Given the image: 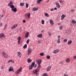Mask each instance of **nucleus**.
<instances>
[{"label": "nucleus", "instance_id": "nucleus-1", "mask_svg": "<svg viewBox=\"0 0 76 76\" xmlns=\"http://www.w3.org/2000/svg\"><path fill=\"white\" fill-rule=\"evenodd\" d=\"M13 1H11L9 2L8 4V6L10 7L11 8V10L12 12H13L14 13H16L17 12V9L16 8H15V6L13 5Z\"/></svg>", "mask_w": 76, "mask_h": 76}, {"label": "nucleus", "instance_id": "nucleus-2", "mask_svg": "<svg viewBox=\"0 0 76 76\" xmlns=\"http://www.w3.org/2000/svg\"><path fill=\"white\" fill-rule=\"evenodd\" d=\"M38 72H39V70L37 69L34 70L33 71L32 73L33 74H36V76H38L39 75V73H38Z\"/></svg>", "mask_w": 76, "mask_h": 76}, {"label": "nucleus", "instance_id": "nucleus-3", "mask_svg": "<svg viewBox=\"0 0 76 76\" xmlns=\"http://www.w3.org/2000/svg\"><path fill=\"white\" fill-rule=\"evenodd\" d=\"M22 70V67H20L19 69H18L17 71L15 72V75H18L19 73Z\"/></svg>", "mask_w": 76, "mask_h": 76}, {"label": "nucleus", "instance_id": "nucleus-4", "mask_svg": "<svg viewBox=\"0 0 76 76\" xmlns=\"http://www.w3.org/2000/svg\"><path fill=\"white\" fill-rule=\"evenodd\" d=\"M34 65H35V62L32 63L31 65H30L29 66V70H31L32 69V67L34 66Z\"/></svg>", "mask_w": 76, "mask_h": 76}, {"label": "nucleus", "instance_id": "nucleus-5", "mask_svg": "<svg viewBox=\"0 0 76 76\" xmlns=\"http://www.w3.org/2000/svg\"><path fill=\"white\" fill-rule=\"evenodd\" d=\"M31 16V13H27L25 15V17L26 18L28 19L30 18V16Z\"/></svg>", "mask_w": 76, "mask_h": 76}, {"label": "nucleus", "instance_id": "nucleus-6", "mask_svg": "<svg viewBox=\"0 0 76 76\" xmlns=\"http://www.w3.org/2000/svg\"><path fill=\"white\" fill-rule=\"evenodd\" d=\"M2 54L4 58H8V55H7V54L4 52H2Z\"/></svg>", "mask_w": 76, "mask_h": 76}, {"label": "nucleus", "instance_id": "nucleus-7", "mask_svg": "<svg viewBox=\"0 0 76 76\" xmlns=\"http://www.w3.org/2000/svg\"><path fill=\"white\" fill-rule=\"evenodd\" d=\"M32 49L30 48L29 49L28 51L27 54L28 55H30L31 54V53H32Z\"/></svg>", "mask_w": 76, "mask_h": 76}, {"label": "nucleus", "instance_id": "nucleus-8", "mask_svg": "<svg viewBox=\"0 0 76 76\" xmlns=\"http://www.w3.org/2000/svg\"><path fill=\"white\" fill-rule=\"evenodd\" d=\"M17 26H18V24H15L11 28V29H15Z\"/></svg>", "mask_w": 76, "mask_h": 76}, {"label": "nucleus", "instance_id": "nucleus-9", "mask_svg": "<svg viewBox=\"0 0 76 76\" xmlns=\"http://www.w3.org/2000/svg\"><path fill=\"white\" fill-rule=\"evenodd\" d=\"M55 3L56 7H57L58 9H60V4H59L57 2H56Z\"/></svg>", "mask_w": 76, "mask_h": 76}, {"label": "nucleus", "instance_id": "nucleus-10", "mask_svg": "<svg viewBox=\"0 0 76 76\" xmlns=\"http://www.w3.org/2000/svg\"><path fill=\"white\" fill-rule=\"evenodd\" d=\"M17 39L18 40V44H20V40L21 39V37L20 36H19L17 38Z\"/></svg>", "mask_w": 76, "mask_h": 76}, {"label": "nucleus", "instance_id": "nucleus-11", "mask_svg": "<svg viewBox=\"0 0 76 76\" xmlns=\"http://www.w3.org/2000/svg\"><path fill=\"white\" fill-rule=\"evenodd\" d=\"M65 62L67 63H69L70 62V59L69 58H67L65 59Z\"/></svg>", "mask_w": 76, "mask_h": 76}, {"label": "nucleus", "instance_id": "nucleus-12", "mask_svg": "<svg viewBox=\"0 0 76 76\" xmlns=\"http://www.w3.org/2000/svg\"><path fill=\"white\" fill-rule=\"evenodd\" d=\"M8 71L14 72V70H13V68L12 66H10L8 69Z\"/></svg>", "mask_w": 76, "mask_h": 76}, {"label": "nucleus", "instance_id": "nucleus-13", "mask_svg": "<svg viewBox=\"0 0 76 76\" xmlns=\"http://www.w3.org/2000/svg\"><path fill=\"white\" fill-rule=\"evenodd\" d=\"M17 55L18 57L19 58H20L22 56V54L20 52H17Z\"/></svg>", "mask_w": 76, "mask_h": 76}, {"label": "nucleus", "instance_id": "nucleus-14", "mask_svg": "<svg viewBox=\"0 0 76 76\" xmlns=\"http://www.w3.org/2000/svg\"><path fill=\"white\" fill-rule=\"evenodd\" d=\"M37 38H42V34H38L37 36Z\"/></svg>", "mask_w": 76, "mask_h": 76}, {"label": "nucleus", "instance_id": "nucleus-15", "mask_svg": "<svg viewBox=\"0 0 76 76\" xmlns=\"http://www.w3.org/2000/svg\"><path fill=\"white\" fill-rule=\"evenodd\" d=\"M72 44V40H69L67 43V44L68 45H71Z\"/></svg>", "mask_w": 76, "mask_h": 76}, {"label": "nucleus", "instance_id": "nucleus-16", "mask_svg": "<svg viewBox=\"0 0 76 76\" xmlns=\"http://www.w3.org/2000/svg\"><path fill=\"white\" fill-rule=\"evenodd\" d=\"M59 51H60V50H56L53 51V53H54V54H56L57 53H58Z\"/></svg>", "mask_w": 76, "mask_h": 76}, {"label": "nucleus", "instance_id": "nucleus-17", "mask_svg": "<svg viewBox=\"0 0 76 76\" xmlns=\"http://www.w3.org/2000/svg\"><path fill=\"white\" fill-rule=\"evenodd\" d=\"M37 62L38 64H40L41 62H42V61L41 60L38 59L37 61Z\"/></svg>", "mask_w": 76, "mask_h": 76}, {"label": "nucleus", "instance_id": "nucleus-18", "mask_svg": "<svg viewBox=\"0 0 76 76\" xmlns=\"http://www.w3.org/2000/svg\"><path fill=\"white\" fill-rule=\"evenodd\" d=\"M66 15L64 14L62 15L61 16V20H63V19H64V18H65V17H66Z\"/></svg>", "mask_w": 76, "mask_h": 76}, {"label": "nucleus", "instance_id": "nucleus-19", "mask_svg": "<svg viewBox=\"0 0 76 76\" xmlns=\"http://www.w3.org/2000/svg\"><path fill=\"white\" fill-rule=\"evenodd\" d=\"M29 32H27L26 34L25 38H28V37H29Z\"/></svg>", "mask_w": 76, "mask_h": 76}, {"label": "nucleus", "instance_id": "nucleus-20", "mask_svg": "<svg viewBox=\"0 0 76 76\" xmlns=\"http://www.w3.org/2000/svg\"><path fill=\"white\" fill-rule=\"evenodd\" d=\"M51 66H49L47 69V72H49L50 70V69H51Z\"/></svg>", "mask_w": 76, "mask_h": 76}, {"label": "nucleus", "instance_id": "nucleus-21", "mask_svg": "<svg viewBox=\"0 0 76 76\" xmlns=\"http://www.w3.org/2000/svg\"><path fill=\"white\" fill-rule=\"evenodd\" d=\"M50 23L51 25H53L54 24V21H53V20L52 19H50Z\"/></svg>", "mask_w": 76, "mask_h": 76}, {"label": "nucleus", "instance_id": "nucleus-22", "mask_svg": "<svg viewBox=\"0 0 76 76\" xmlns=\"http://www.w3.org/2000/svg\"><path fill=\"white\" fill-rule=\"evenodd\" d=\"M4 35L3 33H1L0 34V38H3V37H4Z\"/></svg>", "mask_w": 76, "mask_h": 76}, {"label": "nucleus", "instance_id": "nucleus-23", "mask_svg": "<svg viewBox=\"0 0 76 76\" xmlns=\"http://www.w3.org/2000/svg\"><path fill=\"white\" fill-rule=\"evenodd\" d=\"M38 10V8H34L32 9V10L33 12L37 11V10Z\"/></svg>", "mask_w": 76, "mask_h": 76}, {"label": "nucleus", "instance_id": "nucleus-24", "mask_svg": "<svg viewBox=\"0 0 76 76\" xmlns=\"http://www.w3.org/2000/svg\"><path fill=\"white\" fill-rule=\"evenodd\" d=\"M44 15L46 16V17H47L48 18H49V15L47 13H44Z\"/></svg>", "mask_w": 76, "mask_h": 76}, {"label": "nucleus", "instance_id": "nucleus-25", "mask_svg": "<svg viewBox=\"0 0 76 76\" xmlns=\"http://www.w3.org/2000/svg\"><path fill=\"white\" fill-rule=\"evenodd\" d=\"M27 61L28 62V63H30L32 61V60L31 59L29 58H28L27 59Z\"/></svg>", "mask_w": 76, "mask_h": 76}, {"label": "nucleus", "instance_id": "nucleus-26", "mask_svg": "<svg viewBox=\"0 0 76 76\" xmlns=\"http://www.w3.org/2000/svg\"><path fill=\"white\" fill-rule=\"evenodd\" d=\"M10 62L12 63H14V61L12 60H10L8 61V63H10Z\"/></svg>", "mask_w": 76, "mask_h": 76}, {"label": "nucleus", "instance_id": "nucleus-27", "mask_svg": "<svg viewBox=\"0 0 76 76\" xmlns=\"http://www.w3.org/2000/svg\"><path fill=\"white\" fill-rule=\"evenodd\" d=\"M42 0H37V4H39L40 3V2H41V1Z\"/></svg>", "mask_w": 76, "mask_h": 76}, {"label": "nucleus", "instance_id": "nucleus-28", "mask_svg": "<svg viewBox=\"0 0 76 76\" xmlns=\"http://www.w3.org/2000/svg\"><path fill=\"white\" fill-rule=\"evenodd\" d=\"M41 23L42 25H44V23H45V21L44 20H41Z\"/></svg>", "mask_w": 76, "mask_h": 76}, {"label": "nucleus", "instance_id": "nucleus-29", "mask_svg": "<svg viewBox=\"0 0 76 76\" xmlns=\"http://www.w3.org/2000/svg\"><path fill=\"white\" fill-rule=\"evenodd\" d=\"M60 39H58L57 40V44H60Z\"/></svg>", "mask_w": 76, "mask_h": 76}, {"label": "nucleus", "instance_id": "nucleus-30", "mask_svg": "<svg viewBox=\"0 0 76 76\" xmlns=\"http://www.w3.org/2000/svg\"><path fill=\"white\" fill-rule=\"evenodd\" d=\"M72 23H76V21L75 20H72Z\"/></svg>", "mask_w": 76, "mask_h": 76}, {"label": "nucleus", "instance_id": "nucleus-31", "mask_svg": "<svg viewBox=\"0 0 76 76\" xmlns=\"http://www.w3.org/2000/svg\"><path fill=\"white\" fill-rule=\"evenodd\" d=\"M37 42L38 44H41V42H42V41L41 40H38L37 41Z\"/></svg>", "mask_w": 76, "mask_h": 76}, {"label": "nucleus", "instance_id": "nucleus-32", "mask_svg": "<svg viewBox=\"0 0 76 76\" xmlns=\"http://www.w3.org/2000/svg\"><path fill=\"white\" fill-rule=\"evenodd\" d=\"M7 24H6L4 26V30H5L7 28Z\"/></svg>", "mask_w": 76, "mask_h": 76}, {"label": "nucleus", "instance_id": "nucleus-33", "mask_svg": "<svg viewBox=\"0 0 76 76\" xmlns=\"http://www.w3.org/2000/svg\"><path fill=\"white\" fill-rule=\"evenodd\" d=\"M39 55L41 56H44V54L43 53H40Z\"/></svg>", "mask_w": 76, "mask_h": 76}, {"label": "nucleus", "instance_id": "nucleus-34", "mask_svg": "<svg viewBox=\"0 0 76 76\" xmlns=\"http://www.w3.org/2000/svg\"><path fill=\"white\" fill-rule=\"evenodd\" d=\"M46 58H47V59H50V56L49 55H48L46 56Z\"/></svg>", "mask_w": 76, "mask_h": 76}, {"label": "nucleus", "instance_id": "nucleus-35", "mask_svg": "<svg viewBox=\"0 0 76 76\" xmlns=\"http://www.w3.org/2000/svg\"><path fill=\"white\" fill-rule=\"evenodd\" d=\"M63 26H61L59 27V29H60V30H62V29H63Z\"/></svg>", "mask_w": 76, "mask_h": 76}, {"label": "nucleus", "instance_id": "nucleus-36", "mask_svg": "<svg viewBox=\"0 0 76 76\" xmlns=\"http://www.w3.org/2000/svg\"><path fill=\"white\" fill-rule=\"evenodd\" d=\"M23 48H27V45L26 44L24 45L23 46Z\"/></svg>", "mask_w": 76, "mask_h": 76}, {"label": "nucleus", "instance_id": "nucleus-37", "mask_svg": "<svg viewBox=\"0 0 76 76\" xmlns=\"http://www.w3.org/2000/svg\"><path fill=\"white\" fill-rule=\"evenodd\" d=\"M20 6H24V3H20Z\"/></svg>", "mask_w": 76, "mask_h": 76}, {"label": "nucleus", "instance_id": "nucleus-38", "mask_svg": "<svg viewBox=\"0 0 76 76\" xmlns=\"http://www.w3.org/2000/svg\"><path fill=\"white\" fill-rule=\"evenodd\" d=\"M60 64H64V62L63 61H61L60 63Z\"/></svg>", "mask_w": 76, "mask_h": 76}, {"label": "nucleus", "instance_id": "nucleus-39", "mask_svg": "<svg viewBox=\"0 0 76 76\" xmlns=\"http://www.w3.org/2000/svg\"><path fill=\"white\" fill-rule=\"evenodd\" d=\"M43 76H48V75H47V73L43 74Z\"/></svg>", "mask_w": 76, "mask_h": 76}, {"label": "nucleus", "instance_id": "nucleus-40", "mask_svg": "<svg viewBox=\"0 0 76 76\" xmlns=\"http://www.w3.org/2000/svg\"><path fill=\"white\" fill-rule=\"evenodd\" d=\"M38 67L39 69H39L41 68V66L40 65V64H38Z\"/></svg>", "mask_w": 76, "mask_h": 76}, {"label": "nucleus", "instance_id": "nucleus-41", "mask_svg": "<svg viewBox=\"0 0 76 76\" xmlns=\"http://www.w3.org/2000/svg\"><path fill=\"white\" fill-rule=\"evenodd\" d=\"M58 39H60V35H59L58 36Z\"/></svg>", "mask_w": 76, "mask_h": 76}, {"label": "nucleus", "instance_id": "nucleus-42", "mask_svg": "<svg viewBox=\"0 0 76 76\" xmlns=\"http://www.w3.org/2000/svg\"><path fill=\"white\" fill-rule=\"evenodd\" d=\"M29 40L28 39L27 40L26 43L27 44H29Z\"/></svg>", "mask_w": 76, "mask_h": 76}, {"label": "nucleus", "instance_id": "nucleus-43", "mask_svg": "<svg viewBox=\"0 0 76 76\" xmlns=\"http://www.w3.org/2000/svg\"><path fill=\"white\" fill-rule=\"evenodd\" d=\"M63 41L64 42H66L67 41V39H65Z\"/></svg>", "mask_w": 76, "mask_h": 76}, {"label": "nucleus", "instance_id": "nucleus-44", "mask_svg": "<svg viewBox=\"0 0 76 76\" xmlns=\"http://www.w3.org/2000/svg\"><path fill=\"white\" fill-rule=\"evenodd\" d=\"M54 9L53 8H52L50 10V11H54Z\"/></svg>", "mask_w": 76, "mask_h": 76}, {"label": "nucleus", "instance_id": "nucleus-45", "mask_svg": "<svg viewBox=\"0 0 76 76\" xmlns=\"http://www.w3.org/2000/svg\"><path fill=\"white\" fill-rule=\"evenodd\" d=\"M48 34L49 36H51V33L50 32H48Z\"/></svg>", "mask_w": 76, "mask_h": 76}, {"label": "nucleus", "instance_id": "nucleus-46", "mask_svg": "<svg viewBox=\"0 0 76 76\" xmlns=\"http://www.w3.org/2000/svg\"><path fill=\"white\" fill-rule=\"evenodd\" d=\"M59 2L60 3H63V1L61 0H59Z\"/></svg>", "mask_w": 76, "mask_h": 76}, {"label": "nucleus", "instance_id": "nucleus-47", "mask_svg": "<svg viewBox=\"0 0 76 76\" xmlns=\"http://www.w3.org/2000/svg\"><path fill=\"white\" fill-rule=\"evenodd\" d=\"M75 11V10L74 9H72L71 10V12H74Z\"/></svg>", "mask_w": 76, "mask_h": 76}, {"label": "nucleus", "instance_id": "nucleus-48", "mask_svg": "<svg viewBox=\"0 0 76 76\" xmlns=\"http://www.w3.org/2000/svg\"><path fill=\"white\" fill-rule=\"evenodd\" d=\"M26 8H28V4H26Z\"/></svg>", "mask_w": 76, "mask_h": 76}, {"label": "nucleus", "instance_id": "nucleus-49", "mask_svg": "<svg viewBox=\"0 0 76 76\" xmlns=\"http://www.w3.org/2000/svg\"><path fill=\"white\" fill-rule=\"evenodd\" d=\"M73 58H74V59H76V55L74 56Z\"/></svg>", "mask_w": 76, "mask_h": 76}, {"label": "nucleus", "instance_id": "nucleus-50", "mask_svg": "<svg viewBox=\"0 0 76 76\" xmlns=\"http://www.w3.org/2000/svg\"><path fill=\"white\" fill-rule=\"evenodd\" d=\"M23 23H25V22H26V20H23Z\"/></svg>", "mask_w": 76, "mask_h": 76}, {"label": "nucleus", "instance_id": "nucleus-51", "mask_svg": "<svg viewBox=\"0 0 76 76\" xmlns=\"http://www.w3.org/2000/svg\"><path fill=\"white\" fill-rule=\"evenodd\" d=\"M54 10H57V8L55 7L54 8Z\"/></svg>", "mask_w": 76, "mask_h": 76}, {"label": "nucleus", "instance_id": "nucleus-52", "mask_svg": "<svg viewBox=\"0 0 76 76\" xmlns=\"http://www.w3.org/2000/svg\"><path fill=\"white\" fill-rule=\"evenodd\" d=\"M0 26H2V23H1L0 24Z\"/></svg>", "mask_w": 76, "mask_h": 76}, {"label": "nucleus", "instance_id": "nucleus-53", "mask_svg": "<svg viewBox=\"0 0 76 76\" xmlns=\"http://www.w3.org/2000/svg\"><path fill=\"white\" fill-rule=\"evenodd\" d=\"M63 76H68L67 75H66V74H65Z\"/></svg>", "mask_w": 76, "mask_h": 76}, {"label": "nucleus", "instance_id": "nucleus-54", "mask_svg": "<svg viewBox=\"0 0 76 76\" xmlns=\"http://www.w3.org/2000/svg\"><path fill=\"white\" fill-rule=\"evenodd\" d=\"M61 25V23H58V25Z\"/></svg>", "mask_w": 76, "mask_h": 76}, {"label": "nucleus", "instance_id": "nucleus-55", "mask_svg": "<svg viewBox=\"0 0 76 76\" xmlns=\"http://www.w3.org/2000/svg\"><path fill=\"white\" fill-rule=\"evenodd\" d=\"M44 30H42L41 31L42 32H44Z\"/></svg>", "mask_w": 76, "mask_h": 76}, {"label": "nucleus", "instance_id": "nucleus-56", "mask_svg": "<svg viewBox=\"0 0 76 76\" xmlns=\"http://www.w3.org/2000/svg\"><path fill=\"white\" fill-rule=\"evenodd\" d=\"M1 18H3V17H4V15H2L1 16Z\"/></svg>", "mask_w": 76, "mask_h": 76}, {"label": "nucleus", "instance_id": "nucleus-57", "mask_svg": "<svg viewBox=\"0 0 76 76\" xmlns=\"http://www.w3.org/2000/svg\"><path fill=\"white\" fill-rule=\"evenodd\" d=\"M36 67H37V65H35V66H34V68H35Z\"/></svg>", "mask_w": 76, "mask_h": 76}, {"label": "nucleus", "instance_id": "nucleus-58", "mask_svg": "<svg viewBox=\"0 0 76 76\" xmlns=\"http://www.w3.org/2000/svg\"><path fill=\"white\" fill-rule=\"evenodd\" d=\"M49 2V0H48V1H47V3H48V2Z\"/></svg>", "mask_w": 76, "mask_h": 76}, {"label": "nucleus", "instance_id": "nucleus-59", "mask_svg": "<svg viewBox=\"0 0 76 76\" xmlns=\"http://www.w3.org/2000/svg\"><path fill=\"white\" fill-rule=\"evenodd\" d=\"M75 8L76 9V6H75Z\"/></svg>", "mask_w": 76, "mask_h": 76}, {"label": "nucleus", "instance_id": "nucleus-60", "mask_svg": "<svg viewBox=\"0 0 76 76\" xmlns=\"http://www.w3.org/2000/svg\"><path fill=\"white\" fill-rule=\"evenodd\" d=\"M22 28L21 27L20 28V29H21Z\"/></svg>", "mask_w": 76, "mask_h": 76}, {"label": "nucleus", "instance_id": "nucleus-61", "mask_svg": "<svg viewBox=\"0 0 76 76\" xmlns=\"http://www.w3.org/2000/svg\"><path fill=\"white\" fill-rule=\"evenodd\" d=\"M10 34L11 35H12V34Z\"/></svg>", "mask_w": 76, "mask_h": 76}, {"label": "nucleus", "instance_id": "nucleus-62", "mask_svg": "<svg viewBox=\"0 0 76 76\" xmlns=\"http://www.w3.org/2000/svg\"><path fill=\"white\" fill-rule=\"evenodd\" d=\"M1 75V74L0 73V75Z\"/></svg>", "mask_w": 76, "mask_h": 76}]
</instances>
